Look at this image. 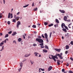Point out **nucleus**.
<instances>
[{
    "instance_id": "obj_14",
    "label": "nucleus",
    "mask_w": 73,
    "mask_h": 73,
    "mask_svg": "<svg viewBox=\"0 0 73 73\" xmlns=\"http://www.w3.org/2000/svg\"><path fill=\"white\" fill-rule=\"evenodd\" d=\"M59 11H60V12H61V13H65V11H64V10H59Z\"/></svg>"
},
{
    "instance_id": "obj_52",
    "label": "nucleus",
    "mask_w": 73,
    "mask_h": 73,
    "mask_svg": "<svg viewBox=\"0 0 73 73\" xmlns=\"http://www.w3.org/2000/svg\"><path fill=\"white\" fill-rule=\"evenodd\" d=\"M38 38H41V37L40 36H38Z\"/></svg>"
},
{
    "instance_id": "obj_62",
    "label": "nucleus",
    "mask_w": 73,
    "mask_h": 73,
    "mask_svg": "<svg viewBox=\"0 0 73 73\" xmlns=\"http://www.w3.org/2000/svg\"><path fill=\"white\" fill-rule=\"evenodd\" d=\"M0 35H1V36H2L3 35V34L1 33H0Z\"/></svg>"
},
{
    "instance_id": "obj_54",
    "label": "nucleus",
    "mask_w": 73,
    "mask_h": 73,
    "mask_svg": "<svg viewBox=\"0 0 73 73\" xmlns=\"http://www.w3.org/2000/svg\"><path fill=\"white\" fill-rule=\"evenodd\" d=\"M68 53V52L67 51H66L65 52V54H67Z\"/></svg>"
},
{
    "instance_id": "obj_25",
    "label": "nucleus",
    "mask_w": 73,
    "mask_h": 73,
    "mask_svg": "<svg viewBox=\"0 0 73 73\" xmlns=\"http://www.w3.org/2000/svg\"><path fill=\"white\" fill-rule=\"evenodd\" d=\"M43 52H45V53H46V52H48V51L47 50L44 49L43 50Z\"/></svg>"
},
{
    "instance_id": "obj_47",
    "label": "nucleus",
    "mask_w": 73,
    "mask_h": 73,
    "mask_svg": "<svg viewBox=\"0 0 73 73\" xmlns=\"http://www.w3.org/2000/svg\"><path fill=\"white\" fill-rule=\"evenodd\" d=\"M40 69L41 70H42V71H44V69H42L41 68H40Z\"/></svg>"
},
{
    "instance_id": "obj_17",
    "label": "nucleus",
    "mask_w": 73,
    "mask_h": 73,
    "mask_svg": "<svg viewBox=\"0 0 73 73\" xmlns=\"http://www.w3.org/2000/svg\"><path fill=\"white\" fill-rule=\"evenodd\" d=\"M44 36H45V38H48V35H47V34L45 33L44 34Z\"/></svg>"
},
{
    "instance_id": "obj_3",
    "label": "nucleus",
    "mask_w": 73,
    "mask_h": 73,
    "mask_svg": "<svg viewBox=\"0 0 73 73\" xmlns=\"http://www.w3.org/2000/svg\"><path fill=\"white\" fill-rule=\"evenodd\" d=\"M14 19H15L17 21H18L20 19V17L18 16L17 17L16 15H14Z\"/></svg>"
},
{
    "instance_id": "obj_24",
    "label": "nucleus",
    "mask_w": 73,
    "mask_h": 73,
    "mask_svg": "<svg viewBox=\"0 0 73 73\" xmlns=\"http://www.w3.org/2000/svg\"><path fill=\"white\" fill-rule=\"evenodd\" d=\"M16 20L15 19H13V22L14 23H16Z\"/></svg>"
},
{
    "instance_id": "obj_32",
    "label": "nucleus",
    "mask_w": 73,
    "mask_h": 73,
    "mask_svg": "<svg viewBox=\"0 0 73 73\" xmlns=\"http://www.w3.org/2000/svg\"><path fill=\"white\" fill-rule=\"evenodd\" d=\"M29 5V4H28V5H25V6H23V7L24 8H25L26 7H28V6Z\"/></svg>"
},
{
    "instance_id": "obj_20",
    "label": "nucleus",
    "mask_w": 73,
    "mask_h": 73,
    "mask_svg": "<svg viewBox=\"0 0 73 73\" xmlns=\"http://www.w3.org/2000/svg\"><path fill=\"white\" fill-rule=\"evenodd\" d=\"M69 48V47L68 45H67L66 46V49H68Z\"/></svg>"
},
{
    "instance_id": "obj_27",
    "label": "nucleus",
    "mask_w": 73,
    "mask_h": 73,
    "mask_svg": "<svg viewBox=\"0 0 73 73\" xmlns=\"http://www.w3.org/2000/svg\"><path fill=\"white\" fill-rule=\"evenodd\" d=\"M53 23H51L50 25H48V27H52V26H53Z\"/></svg>"
},
{
    "instance_id": "obj_40",
    "label": "nucleus",
    "mask_w": 73,
    "mask_h": 73,
    "mask_svg": "<svg viewBox=\"0 0 73 73\" xmlns=\"http://www.w3.org/2000/svg\"><path fill=\"white\" fill-rule=\"evenodd\" d=\"M20 12H19L18 13H17V15H19L20 14Z\"/></svg>"
},
{
    "instance_id": "obj_48",
    "label": "nucleus",
    "mask_w": 73,
    "mask_h": 73,
    "mask_svg": "<svg viewBox=\"0 0 73 73\" xmlns=\"http://www.w3.org/2000/svg\"><path fill=\"white\" fill-rule=\"evenodd\" d=\"M41 68H39V72H41Z\"/></svg>"
},
{
    "instance_id": "obj_31",
    "label": "nucleus",
    "mask_w": 73,
    "mask_h": 73,
    "mask_svg": "<svg viewBox=\"0 0 73 73\" xmlns=\"http://www.w3.org/2000/svg\"><path fill=\"white\" fill-rule=\"evenodd\" d=\"M2 18V13H1L0 14V19H1Z\"/></svg>"
},
{
    "instance_id": "obj_37",
    "label": "nucleus",
    "mask_w": 73,
    "mask_h": 73,
    "mask_svg": "<svg viewBox=\"0 0 73 73\" xmlns=\"http://www.w3.org/2000/svg\"><path fill=\"white\" fill-rule=\"evenodd\" d=\"M12 31H10V32H8V33L9 34H11V33H12Z\"/></svg>"
},
{
    "instance_id": "obj_33",
    "label": "nucleus",
    "mask_w": 73,
    "mask_h": 73,
    "mask_svg": "<svg viewBox=\"0 0 73 73\" xmlns=\"http://www.w3.org/2000/svg\"><path fill=\"white\" fill-rule=\"evenodd\" d=\"M45 48H46V49H48V46L46 45L45 46Z\"/></svg>"
},
{
    "instance_id": "obj_26",
    "label": "nucleus",
    "mask_w": 73,
    "mask_h": 73,
    "mask_svg": "<svg viewBox=\"0 0 73 73\" xmlns=\"http://www.w3.org/2000/svg\"><path fill=\"white\" fill-rule=\"evenodd\" d=\"M62 30L63 31L65 32H67V31H66V30L65 29H62Z\"/></svg>"
},
{
    "instance_id": "obj_44",
    "label": "nucleus",
    "mask_w": 73,
    "mask_h": 73,
    "mask_svg": "<svg viewBox=\"0 0 73 73\" xmlns=\"http://www.w3.org/2000/svg\"><path fill=\"white\" fill-rule=\"evenodd\" d=\"M13 43H15V44H16V41L15 40H14L13 41Z\"/></svg>"
},
{
    "instance_id": "obj_8",
    "label": "nucleus",
    "mask_w": 73,
    "mask_h": 73,
    "mask_svg": "<svg viewBox=\"0 0 73 73\" xmlns=\"http://www.w3.org/2000/svg\"><path fill=\"white\" fill-rule=\"evenodd\" d=\"M30 55H31V53H29V54H26L25 55V57H29Z\"/></svg>"
},
{
    "instance_id": "obj_18",
    "label": "nucleus",
    "mask_w": 73,
    "mask_h": 73,
    "mask_svg": "<svg viewBox=\"0 0 73 73\" xmlns=\"http://www.w3.org/2000/svg\"><path fill=\"white\" fill-rule=\"evenodd\" d=\"M30 62H31V64H32V65H33V64L34 63V61L32 60H31Z\"/></svg>"
},
{
    "instance_id": "obj_55",
    "label": "nucleus",
    "mask_w": 73,
    "mask_h": 73,
    "mask_svg": "<svg viewBox=\"0 0 73 73\" xmlns=\"http://www.w3.org/2000/svg\"><path fill=\"white\" fill-rule=\"evenodd\" d=\"M27 60V59H24V60H23V62H24V61H26Z\"/></svg>"
},
{
    "instance_id": "obj_45",
    "label": "nucleus",
    "mask_w": 73,
    "mask_h": 73,
    "mask_svg": "<svg viewBox=\"0 0 73 73\" xmlns=\"http://www.w3.org/2000/svg\"><path fill=\"white\" fill-rule=\"evenodd\" d=\"M64 71H65V70L64 69H62V72H64Z\"/></svg>"
},
{
    "instance_id": "obj_41",
    "label": "nucleus",
    "mask_w": 73,
    "mask_h": 73,
    "mask_svg": "<svg viewBox=\"0 0 73 73\" xmlns=\"http://www.w3.org/2000/svg\"><path fill=\"white\" fill-rule=\"evenodd\" d=\"M3 3L4 4H5V0H3Z\"/></svg>"
},
{
    "instance_id": "obj_30",
    "label": "nucleus",
    "mask_w": 73,
    "mask_h": 73,
    "mask_svg": "<svg viewBox=\"0 0 73 73\" xmlns=\"http://www.w3.org/2000/svg\"><path fill=\"white\" fill-rule=\"evenodd\" d=\"M38 9H37V8H35L33 10V11H37V10Z\"/></svg>"
},
{
    "instance_id": "obj_38",
    "label": "nucleus",
    "mask_w": 73,
    "mask_h": 73,
    "mask_svg": "<svg viewBox=\"0 0 73 73\" xmlns=\"http://www.w3.org/2000/svg\"><path fill=\"white\" fill-rule=\"evenodd\" d=\"M68 73H73V72H72V71H69L68 72Z\"/></svg>"
},
{
    "instance_id": "obj_11",
    "label": "nucleus",
    "mask_w": 73,
    "mask_h": 73,
    "mask_svg": "<svg viewBox=\"0 0 73 73\" xmlns=\"http://www.w3.org/2000/svg\"><path fill=\"white\" fill-rule=\"evenodd\" d=\"M16 34H17V33H16V32H13V33L12 34V36H15Z\"/></svg>"
},
{
    "instance_id": "obj_23",
    "label": "nucleus",
    "mask_w": 73,
    "mask_h": 73,
    "mask_svg": "<svg viewBox=\"0 0 73 73\" xmlns=\"http://www.w3.org/2000/svg\"><path fill=\"white\" fill-rule=\"evenodd\" d=\"M56 23H59V21H58V19H56Z\"/></svg>"
},
{
    "instance_id": "obj_51",
    "label": "nucleus",
    "mask_w": 73,
    "mask_h": 73,
    "mask_svg": "<svg viewBox=\"0 0 73 73\" xmlns=\"http://www.w3.org/2000/svg\"><path fill=\"white\" fill-rule=\"evenodd\" d=\"M42 37H43V38H45V37L43 35V34H42Z\"/></svg>"
},
{
    "instance_id": "obj_57",
    "label": "nucleus",
    "mask_w": 73,
    "mask_h": 73,
    "mask_svg": "<svg viewBox=\"0 0 73 73\" xmlns=\"http://www.w3.org/2000/svg\"><path fill=\"white\" fill-rule=\"evenodd\" d=\"M23 38H24V39H25V36H24V35H23Z\"/></svg>"
},
{
    "instance_id": "obj_56",
    "label": "nucleus",
    "mask_w": 73,
    "mask_h": 73,
    "mask_svg": "<svg viewBox=\"0 0 73 73\" xmlns=\"http://www.w3.org/2000/svg\"><path fill=\"white\" fill-rule=\"evenodd\" d=\"M67 21H68V22H70V20H67Z\"/></svg>"
},
{
    "instance_id": "obj_50",
    "label": "nucleus",
    "mask_w": 73,
    "mask_h": 73,
    "mask_svg": "<svg viewBox=\"0 0 73 73\" xmlns=\"http://www.w3.org/2000/svg\"><path fill=\"white\" fill-rule=\"evenodd\" d=\"M57 62H61V61L59 60H58L57 61Z\"/></svg>"
},
{
    "instance_id": "obj_46",
    "label": "nucleus",
    "mask_w": 73,
    "mask_h": 73,
    "mask_svg": "<svg viewBox=\"0 0 73 73\" xmlns=\"http://www.w3.org/2000/svg\"><path fill=\"white\" fill-rule=\"evenodd\" d=\"M57 63L58 65H60V62H57Z\"/></svg>"
},
{
    "instance_id": "obj_49",
    "label": "nucleus",
    "mask_w": 73,
    "mask_h": 73,
    "mask_svg": "<svg viewBox=\"0 0 73 73\" xmlns=\"http://www.w3.org/2000/svg\"><path fill=\"white\" fill-rule=\"evenodd\" d=\"M66 66H69V63H67V64H66Z\"/></svg>"
},
{
    "instance_id": "obj_16",
    "label": "nucleus",
    "mask_w": 73,
    "mask_h": 73,
    "mask_svg": "<svg viewBox=\"0 0 73 73\" xmlns=\"http://www.w3.org/2000/svg\"><path fill=\"white\" fill-rule=\"evenodd\" d=\"M34 54H35V56H36V57H38V54L36 52H35L34 53Z\"/></svg>"
},
{
    "instance_id": "obj_21",
    "label": "nucleus",
    "mask_w": 73,
    "mask_h": 73,
    "mask_svg": "<svg viewBox=\"0 0 73 73\" xmlns=\"http://www.w3.org/2000/svg\"><path fill=\"white\" fill-rule=\"evenodd\" d=\"M21 40H22V39L21 38H19L18 39V41L19 42H20Z\"/></svg>"
},
{
    "instance_id": "obj_10",
    "label": "nucleus",
    "mask_w": 73,
    "mask_h": 73,
    "mask_svg": "<svg viewBox=\"0 0 73 73\" xmlns=\"http://www.w3.org/2000/svg\"><path fill=\"white\" fill-rule=\"evenodd\" d=\"M52 69V66H50L48 68V71H50Z\"/></svg>"
},
{
    "instance_id": "obj_15",
    "label": "nucleus",
    "mask_w": 73,
    "mask_h": 73,
    "mask_svg": "<svg viewBox=\"0 0 73 73\" xmlns=\"http://www.w3.org/2000/svg\"><path fill=\"white\" fill-rule=\"evenodd\" d=\"M55 50H56V51H57L58 52H60V50H61V49H55Z\"/></svg>"
},
{
    "instance_id": "obj_58",
    "label": "nucleus",
    "mask_w": 73,
    "mask_h": 73,
    "mask_svg": "<svg viewBox=\"0 0 73 73\" xmlns=\"http://www.w3.org/2000/svg\"><path fill=\"white\" fill-rule=\"evenodd\" d=\"M4 42H5V43H6V42H7V40H4Z\"/></svg>"
},
{
    "instance_id": "obj_28",
    "label": "nucleus",
    "mask_w": 73,
    "mask_h": 73,
    "mask_svg": "<svg viewBox=\"0 0 73 73\" xmlns=\"http://www.w3.org/2000/svg\"><path fill=\"white\" fill-rule=\"evenodd\" d=\"M8 36H9L8 34H7L6 35H5V38H6V37H8Z\"/></svg>"
},
{
    "instance_id": "obj_39",
    "label": "nucleus",
    "mask_w": 73,
    "mask_h": 73,
    "mask_svg": "<svg viewBox=\"0 0 73 73\" xmlns=\"http://www.w3.org/2000/svg\"><path fill=\"white\" fill-rule=\"evenodd\" d=\"M54 26L55 27H58V24H57V25H54Z\"/></svg>"
},
{
    "instance_id": "obj_1",
    "label": "nucleus",
    "mask_w": 73,
    "mask_h": 73,
    "mask_svg": "<svg viewBox=\"0 0 73 73\" xmlns=\"http://www.w3.org/2000/svg\"><path fill=\"white\" fill-rule=\"evenodd\" d=\"M36 41H38V42H40V43L43 42V40L41 39H38V38H36Z\"/></svg>"
},
{
    "instance_id": "obj_61",
    "label": "nucleus",
    "mask_w": 73,
    "mask_h": 73,
    "mask_svg": "<svg viewBox=\"0 0 73 73\" xmlns=\"http://www.w3.org/2000/svg\"><path fill=\"white\" fill-rule=\"evenodd\" d=\"M72 23H70L68 25L70 26V25H72Z\"/></svg>"
},
{
    "instance_id": "obj_6",
    "label": "nucleus",
    "mask_w": 73,
    "mask_h": 73,
    "mask_svg": "<svg viewBox=\"0 0 73 73\" xmlns=\"http://www.w3.org/2000/svg\"><path fill=\"white\" fill-rule=\"evenodd\" d=\"M40 45H41L40 46V47L41 48H44V46H43L44 45V43H40L39 44Z\"/></svg>"
},
{
    "instance_id": "obj_60",
    "label": "nucleus",
    "mask_w": 73,
    "mask_h": 73,
    "mask_svg": "<svg viewBox=\"0 0 73 73\" xmlns=\"http://www.w3.org/2000/svg\"><path fill=\"white\" fill-rule=\"evenodd\" d=\"M36 44H33V46H36Z\"/></svg>"
},
{
    "instance_id": "obj_19",
    "label": "nucleus",
    "mask_w": 73,
    "mask_h": 73,
    "mask_svg": "<svg viewBox=\"0 0 73 73\" xmlns=\"http://www.w3.org/2000/svg\"><path fill=\"white\" fill-rule=\"evenodd\" d=\"M66 20H67V17L66 16H65L64 17V21H66Z\"/></svg>"
},
{
    "instance_id": "obj_35",
    "label": "nucleus",
    "mask_w": 73,
    "mask_h": 73,
    "mask_svg": "<svg viewBox=\"0 0 73 73\" xmlns=\"http://www.w3.org/2000/svg\"><path fill=\"white\" fill-rule=\"evenodd\" d=\"M4 49V46H3L2 47V49L0 51H2Z\"/></svg>"
},
{
    "instance_id": "obj_36",
    "label": "nucleus",
    "mask_w": 73,
    "mask_h": 73,
    "mask_svg": "<svg viewBox=\"0 0 73 73\" xmlns=\"http://www.w3.org/2000/svg\"><path fill=\"white\" fill-rule=\"evenodd\" d=\"M7 24H9H9H11V22H10L9 21H8L7 22Z\"/></svg>"
},
{
    "instance_id": "obj_59",
    "label": "nucleus",
    "mask_w": 73,
    "mask_h": 73,
    "mask_svg": "<svg viewBox=\"0 0 73 73\" xmlns=\"http://www.w3.org/2000/svg\"><path fill=\"white\" fill-rule=\"evenodd\" d=\"M32 6L33 7V6H34V3H32Z\"/></svg>"
},
{
    "instance_id": "obj_22",
    "label": "nucleus",
    "mask_w": 73,
    "mask_h": 73,
    "mask_svg": "<svg viewBox=\"0 0 73 73\" xmlns=\"http://www.w3.org/2000/svg\"><path fill=\"white\" fill-rule=\"evenodd\" d=\"M20 66L21 68H22V66H23V63H22V62H21L20 63Z\"/></svg>"
},
{
    "instance_id": "obj_7",
    "label": "nucleus",
    "mask_w": 73,
    "mask_h": 73,
    "mask_svg": "<svg viewBox=\"0 0 73 73\" xmlns=\"http://www.w3.org/2000/svg\"><path fill=\"white\" fill-rule=\"evenodd\" d=\"M21 23L20 21H18L17 23V28H19V25H20Z\"/></svg>"
},
{
    "instance_id": "obj_63",
    "label": "nucleus",
    "mask_w": 73,
    "mask_h": 73,
    "mask_svg": "<svg viewBox=\"0 0 73 73\" xmlns=\"http://www.w3.org/2000/svg\"><path fill=\"white\" fill-rule=\"evenodd\" d=\"M46 41H47V42H48V38H46Z\"/></svg>"
},
{
    "instance_id": "obj_34",
    "label": "nucleus",
    "mask_w": 73,
    "mask_h": 73,
    "mask_svg": "<svg viewBox=\"0 0 73 73\" xmlns=\"http://www.w3.org/2000/svg\"><path fill=\"white\" fill-rule=\"evenodd\" d=\"M44 24L45 25H47V24H48V23L47 22H44Z\"/></svg>"
},
{
    "instance_id": "obj_5",
    "label": "nucleus",
    "mask_w": 73,
    "mask_h": 73,
    "mask_svg": "<svg viewBox=\"0 0 73 73\" xmlns=\"http://www.w3.org/2000/svg\"><path fill=\"white\" fill-rule=\"evenodd\" d=\"M55 58H56V59H58V57H57V56H54L53 57V60L54 61H56V60L55 59Z\"/></svg>"
},
{
    "instance_id": "obj_4",
    "label": "nucleus",
    "mask_w": 73,
    "mask_h": 73,
    "mask_svg": "<svg viewBox=\"0 0 73 73\" xmlns=\"http://www.w3.org/2000/svg\"><path fill=\"white\" fill-rule=\"evenodd\" d=\"M11 17V19H12L13 18V14L12 13H9L8 14V19H9Z\"/></svg>"
},
{
    "instance_id": "obj_9",
    "label": "nucleus",
    "mask_w": 73,
    "mask_h": 73,
    "mask_svg": "<svg viewBox=\"0 0 73 73\" xmlns=\"http://www.w3.org/2000/svg\"><path fill=\"white\" fill-rule=\"evenodd\" d=\"M57 56H59V57L60 58V59H62L63 58V57H62L61 55H60V54H56Z\"/></svg>"
},
{
    "instance_id": "obj_64",
    "label": "nucleus",
    "mask_w": 73,
    "mask_h": 73,
    "mask_svg": "<svg viewBox=\"0 0 73 73\" xmlns=\"http://www.w3.org/2000/svg\"><path fill=\"white\" fill-rule=\"evenodd\" d=\"M68 27L69 28H71V27L70 26H69V25H68Z\"/></svg>"
},
{
    "instance_id": "obj_12",
    "label": "nucleus",
    "mask_w": 73,
    "mask_h": 73,
    "mask_svg": "<svg viewBox=\"0 0 73 73\" xmlns=\"http://www.w3.org/2000/svg\"><path fill=\"white\" fill-rule=\"evenodd\" d=\"M4 41H2V42H1L0 44V46H2L3 45H4Z\"/></svg>"
},
{
    "instance_id": "obj_42",
    "label": "nucleus",
    "mask_w": 73,
    "mask_h": 73,
    "mask_svg": "<svg viewBox=\"0 0 73 73\" xmlns=\"http://www.w3.org/2000/svg\"><path fill=\"white\" fill-rule=\"evenodd\" d=\"M21 68H22V67H21V68L19 69L18 70L19 71V72H20V70H21Z\"/></svg>"
},
{
    "instance_id": "obj_43",
    "label": "nucleus",
    "mask_w": 73,
    "mask_h": 73,
    "mask_svg": "<svg viewBox=\"0 0 73 73\" xmlns=\"http://www.w3.org/2000/svg\"><path fill=\"white\" fill-rule=\"evenodd\" d=\"M52 33L51 32L50 34V37H51V35H52Z\"/></svg>"
},
{
    "instance_id": "obj_53",
    "label": "nucleus",
    "mask_w": 73,
    "mask_h": 73,
    "mask_svg": "<svg viewBox=\"0 0 73 73\" xmlns=\"http://www.w3.org/2000/svg\"><path fill=\"white\" fill-rule=\"evenodd\" d=\"M70 44L72 45H73V41H71V42H70Z\"/></svg>"
},
{
    "instance_id": "obj_29",
    "label": "nucleus",
    "mask_w": 73,
    "mask_h": 73,
    "mask_svg": "<svg viewBox=\"0 0 73 73\" xmlns=\"http://www.w3.org/2000/svg\"><path fill=\"white\" fill-rule=\"evenodd\" d=\"M32 27L33 28H36V26L35 25H33Z\"/></svg>"
},
{
    "instance_id": "obj_2",
    "label": "nucleus",
    "mask_w": 73,
    "mask_h": 73,
    "mask_svg": "<svg viewBox=\"0 0 73 73\" xmlns=\"http://www.w3.org/2000/svg\"><path fill=\"white\" fill-rule=\"evenodd\" d=\"M61 27L62 28H64H64H65L66 29H67V30H69L68 27L65 25V24L64 23H62V24Z\"/></svg>"
},
{
    "instance_id": "obj_13",
    "label": "nucleus",
    "mask_w": 73,
    "mask_h": 73,
    "mask_svg": "<svg viewBox=\"0 0 73 73\" xmlns=\"http://www.w3.org/2000/svg\"><path fill=\"white\" fill-rule=\"evenodd\" d=\"M53 57H54V56H53L52 55H50L49 56V58H50V59H52V58L53 59Z\"/></svg>"
}]
</instances>
